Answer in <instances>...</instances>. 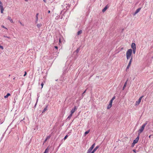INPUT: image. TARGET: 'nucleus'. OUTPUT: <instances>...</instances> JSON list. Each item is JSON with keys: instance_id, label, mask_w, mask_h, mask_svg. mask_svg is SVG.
Wrapping results in <instances>:
<instances>
[{"instance_id": "nucleus-33", "label": "nucleus", "mask_w": 153, "mask_h": 153, "mask_svg": "<svg viewBox=\"0 0 153 153\" xmlns=\"http://www.w3.org/2000/svg\"><path fill=\"white\" fill-rule=\"evenodd\" d=\"M112 102L113 100H111L110 101L109 104L112 105Z\"/></svg>"}, {"instance_id": "nucleus-6", "label": "nucleus", "mask_w": 153, "mask_h": 153, "mask_svg": "<svg viewBox=\"0 0 153 153\" xmlns=\"http://www.w3.org/2000/svg\"><path fill=\"white\" fill-rule=\"evenodd\" d=\"M144 129L141 127V128L138 130V135L140 136V134L142 132Z\"/></svg>"}, {"instance_id": "nucleus-30", "label": "nucleus", "mask_w": 153, "mask_h": 153, "mask_svg": "<svg viewBox=\"0 0 153 153\" xmlns=\"http://www.w3.org/2000/svg\"><path fill=\"white\" fill-rule=\"evenodd\" d=\"M132 50L133 51V53L135 54L136 52V49H132Z\"/></svg>"}, {"instance_id": "nucleus-23", "label": "nucleus", "mask_w": 153, "mask_h": 153, "mask_svg": "<svg viewBox=\"0 0 153 153\" xmlns=\"http://www.w3.org/2000/svg\"><path fill=\"white\" fill-rule=\"evenodd\" d=\"M37 26L38 28H39L42 26V25L40 23L38 24H37Z\"/></svg>"}, {"instance_id": "nucleus-40", "label": "nucleus", "mask_w": 153, "mask_h": 153, "mask_svg": "<svg viewBox=\"0 0 153 153\" xmlns=\"http://www.w3.org/2000/svg\"><path fill=\"white\" fill-rule=\"evenodd\" d=\"M86 91V90H85V91H84L83 93L82 94V96H83V94H84L85 93Z\"/></svg>"}, {"instance_id": "nucleus-17", "label": "nucleus", "mask_w": 153, "mask_h": 153, "mask_svg": "<svg viewBox=\"0 0 153 153\" xmlns=\"http://www.w3.org/2000/svg\"><path fill=\"white\" fill-rule=\"evenodd\" d=\"M82 33V31L81 30H80L78 31L77 33V35H79L81 34Z\"/></svg>"}, {"instance_id": "nucleus-5", "label": "nucleus", "mask_w": 153, "mask_h": 153, "mask_svg": "<svg viewBox=\"0 0 153 153\" xmlns=\"http://www.w3.org/2000/svg\"><path fill=\"white\" fill-rule=\"evenodd\" d=\"M109 5L108 4H107L105 7L102 9V12L104 13V12L106 10L109 8Z\"/></svg>"}, {"instance_id": "nucleus-27", "label": "nucleus", "mask_w": 153, "mask_h": 153, "mask_svg": "<svg viewBox=\"0 0 153 153\" xmlns=\"http://www.w3.org/2000/svg\"><path fill=\"white\" fill-rule=\"evenodd\" d=\"M48 148L46 149L45 150L44 152V153H47L48 152Z\"/></svg>"}, {"instance_id": "nucleus-25", "label": "nucleus", "mask_w": 153, "mask_h": 153, "mask_svg": "<svg viewBox=\"0 0 153 153\" xmlns=\"http://www.w3.org/2000/svg\"><path fill=\"white\" fill-rule=\"evenodd\" d=\"M4 8H3V7L2 8L0 9V10H1V13H3V11H4Z\"/></svg>"}, {"instance_id": "nucleus-21", "label": "nucleus", "mask_w": 153, "mask_h": 153, "mask_svg": "<svg viewBox=\"0 0 153 153\" xmlns=\"http://www.w3.org/2000/svg\"><path fill=\"white\" fill-rule=\"evenodd\" d=\"M3 7V4L1 1H0V9L2 8Z\"/></svg>"}, {"instance_id": "nucleus-35", "label": "nucleus", "mask_w": 153, "mask_h": 153, "mask_svg": "<svg viewBox=\"0 0 153 153\" xmlns=\"http://www.w3.org/2000/svg\"><path fill=\"white\" fill-rule=\"evenodd\" d=\"M3 36L4 37H5V38H9V39L10 38V37H9L7 36Z\"/></svg>"}, {"instance_id": "nucleus-31", "label": "nucleus", "mask_w": 153, "mask_h": 153, "mask_svg": "<svg viewBox=\"0 0 153 153\" xmlns=\"http://www.w3.org/2000/svg\"><path fill=\"white\" fill-rule=\"evenodd\" d=\"M59 17V16H57L55 18V19L56 20H58Z\"/></svg>"}, {"instance_id": "nucleus-43", "label": "nucleus", "mask_w": 153, "mask_h": 153, "mask_svg": "<svg viewBox=\"0 0 153 153\" xmlns=\"http://www.w3.org/2000/svg\"><path fill=\"white\" fill-rule=\"evenodd\" d=\"M54 48H55L56 49V50H57V49H58V47L57 46H55L54 47Z\"/></svg>"}, {"instance_id": "nucleus-47", "label": "nucleus", "mask_w": 153, "mask_h": 153, "mask_svg": "<svg viewBox=\"0 0 153 153\" xmlns=\"http://www.w3.org/2000/svg\"><path fill=\"white\" fill-rule=\"evenodd\" d=\"M25 119V118H24L23 119V120H21V121H22V120H24Z\"/></svg>"}, {"instance_id": "nucleus-38", "label": "nucleus", "mask_w": 153, "mask_h": 153, "mask_svg": "<svg viewBox=\"0 0 153 153\" xmlns=\"http://www.w3.org/2000/svg\"><path fill=\"white\" fill-rule=\"evenodd\" d=\"M38 15H39V13H37L36 14V18H38Z\"/></svg>"}, {"instance_id": "nucleus-45", "label": "nucleus", "mask_w": 153, "mask_h": 153, "mask_svg": "<svg viewBox=\"0 0 153 153\" xmlns=\"http://www.w3.org/2000/svg\"><path fill=\"white\" fill-rule=\"evenodd\" d=\"M59 43H61V40H60V39H59Z\"/></svg>"}, {"instance_id": "nucleus-3", "label": "nucleus", "mask_w": 153, "mask_h": 153, "mask_svg": "<svg viewBox=\"0 0 153 153\" xmlns=\"http://www.w3.org/2000/svg\"><path fill=\"white\" fill-rule=\"evenodd\" d=\"M143 96H142L139 98L138 100L137 101H136L135 103V105L137 106L139 105V104H140V102H141V100L142 99V98L143 97Z\"/></svg>"}, {"instance_id": "nucleus-42", "label": "nucleus", "mask_w": 153, "mask_h": 153, "mask_svg": "<svg viewBox=\"0 0 153 153\" xmlns=\"http://www.w3.org/2000/svg\"><path fill=\"white\" fill-rule=\"evenodd\" d=\"M27 74L26 72V71H25V74L24 75V76H26V74Z\"/></svg>"}, {"instance_id": "nucleus-15", "label": "nucleus", "mask_w": 153, "mask_h": 153, "mask_svg": "<svg viewBox=\"0 0 153 153\" xmlns=\"http://www.w3.org/2000/svg\"><path fill=\"white\" fill-rule=\"evenodd\" d=\"M147 121H146L145 123H144L142 125L141 127L143 128L144 129V128L145 126H146V125H147Z\"/></svg>"}, {"instance_id": "nucleus-8", "label": "nucleus", "mask_w": 153, "mask_h": 153, "mask_svg": "<svg viewBox=\"0 0 153 153\" xmlns=\"http://www.w3.org/2000/svg\"><path fill=\"white\" fill-rule=\"evenodd\" d=\"M141 10L140 8H139L136 10L135 12L133 13V15L135 16L136 14L138 13Z\"/></svg>"}, {"instance_id": "nucleus-19", "label": "nucleus", "mask_w": 153, "mask_h": 153, "mask_svg": "<svg viewBox=\"0 0 153 153\" xmlns=\"http://www.w3.org/2000/svg\"><path fill=\"white\" fill-rule=\"evenodd\" d=\"M90 131V130H89L87 131H85L84 133V136H85L87 134H88L89 132Z\"/></svg>"}, {"instance_id": "nucleus-18", "label": "nucleus", "mask_w": 153, "mask_h": 153, "mask_svg": "<svg viewBox=\"0 0 153 153\" xmlns=\"http://www.w3.org/2000/svg\"><path fill=\"white\" fill-rule=\"evenodd\" d=\"M112 105L109 104L107 107V109H110L112 106Z\"/></svg>"}, {"instance_id": "nucleus-20", "label": "nucleus", "mask_w": 153, "mask_h": 153, "mask_svg": "<svg viewBox=\"0 0 153 153\" xmlns=\"http://www.w3.org/2000/svg\"><path fill=\"white\" fill-rule=\"evenodd\" d=\"M10 94L9 93H8L6 95L4 96V98H7L9 96H10Z\"/></svg>"}, {"instance_id": "nucleus-26", "label": "nucleus", "mask_w": 153, "mask_h": 153, "mask_svg": "<svg viewBox=\"0 0 153 153\" xmlns=\"http://www.w3.org/2000/svg\"><path fill=\"white\" fill-rule=\"evenodd\" d=\"M68 135H66L64 137V140H66L67 138L68 137Z\"/></svg>"}, {"instance_id": "nucleus-16", "label": "nucleus", "mask_w": 153, "mask_h": 153, "mask_svg": "<svg viewBox=\"0 0 153 153\" xmlns=\"http://www.w3.org/2000/svg\"><path fill=\"white\" fill-rule=\"evenodd\" d=\"M127 80L125 83H124V86L123 88V90H124L125 88V87H126V85L127 84Z\"/></svg>"}, {"instance_id": "nucleus-24", "label": "nucleus", "mask_w": 153, "mask_h": 153, "mask_svg": "<svg viewBox=\"0 0 153 153\" xmlns=\"http://www.w3.org/2000/svg\"><path fill=\"white\" fill-rule=\"evenodd\" d=\"M79 50H80L79 48H78L75 51V52H76V53H77L79 52Z\"/></svg>"}, {"instance_id": "nucleus-34", "label": "nucleus", "mask_w": 153, "mask_h": 153, "mask_svg": "<svg viewBox=\"0 0 153 153\" xmlns=\"http://www.w3.org/2000/svg\"><path fill=\"white\" fill-rule=\"evenodd\" d=\"M115 96H114L111 99V100H113L114 99H115Z\"/></svg>"}, {"instance_id": "nucleus-50", "label": "nucleus", "mask_w": 153, "mask_h": 153, "mask_svg": "<svg viewBox=\"0 0 153 153\" xmlns=\"http://www.w3.org/2000/svg\"><path fill=\"white\" fill-rule=\"evenodd\" d=\"M62 18H63V17H62V16L61 17V19H62Z\"/></svg>"}, {"instance_id": "nucleus-41", "label": "nucleus", "mask_w": 153, "mask_h": 153, "mask_svg": "<svg viewBox=\"0 0 153 153\" xmlns=\"http://www.w3.org/2000/svg\"><path fill=\"white\" fill-rule=\"evenodd\" d=\"M133 151L134 152H135L136 153V149H134L133 150Z\"/></svg>"}, {"instance_id": "nucleus-28", "label": "nucleus", "mask_w": 153, "mask_h": 153, "mask_svg": "<svg viewBox=\"0 0 153 153\" xmlns=\"http://www.w3.org/2000/svg\"><path fill=\"white\" fill-rule=\"evenodd\" d=\"M38 98L37 99L36 102V103H35V105H34V107H36V105H37V102H38Z\"/></svg>"}, {"instance_id": "nucleus-11", "label": "nucleus", "mask_w": 153, "mask_h": 153, "mask_svg": "<svg viewBox=\"0 0 153 153\" xmlns=\"http://www.w3.org/2000/svg\"><path fill=\"white\" fill-rule=\"evenodd\" d=\"M93 149V148L91 147L88 150L87 152V153H90L92 151V149Z\"/></svg>"}, {"instance_id": "nucleus-10", "label": "nucleus", "mask_w": 153, "mask_h": 153, "mask_svg": "<svg viewBox=\"0 0 153 153\" xmlns=\"http://www.w3.org/2000/svg\"><path fill=\"white\" fill-rule=\"evenodd\" d=\"M99 146H97L93 150V151H91V152L90 153H94L95 152L97 149L99 148Z\"/></svg>"}, {"instance_id": "nucleus-4", "label": "nucleus", "mask_w": 153, "mask_h": 153, "mask_svg": "<svg viewBox=\"0 0 153 153\" xmlns=\"http://www.w3.org/2000/svg\"><path fill=\"white\" fill-rule=\"evenodd\" d=\"M77 108L76 106H75L72 110L71 111L70 113L71 114H73L75 112V111L77 110Z\"/></svg>"}, {"instance_id": "nucleus-13", "label": "nucleus", "mask_w": 153, "mask_h": 153, "mask_svg": "<svg viewBox=\"0 0 153 153\" xmlns=\"http://www.w3.org/2000/svg\"><path fill=\"white\" fill-rule=\"evenodd\" d=\"M50 137H51V136L50 135H49V136H47L46 137V139L44 140V143H45L47 140H49V139H50Z\"/></svg>"}, {"instance_id": "nucleus-44", "label": "nucleus", "mask_w": 153, "mask_h": 153, "mask_svg": "<svg viewBox=\"0 0 153 153\" xmlns=\"http://www.w3.org/2000/svg\"><path fill=\"white\" fill-rule=\"evenodd\" d=\"M38 18H36V22L38 20Z\"/></svg>"}, {"instance_id": "nucleus-14", "label": "nucleus", "mask_w": 153, "mask_h": 153, "mask_svg": "<svg viewBox=\"0 0 153 153\" xmlns=\"http://www.w3.org/2000/svg\"><path fill=\"white\" fill-rule=\"evenodd\" d=\"M72 114L70 113V115L68 116V118L67 119V120H70L72 116Z\"/></svg>"}, {"instance_id": "nucleus-39", "label": "nucleus", "mask_w": 153, "mask_h": 153, "mask_svg": "<svg viewBox=\"0 0 153 153\" xmlns=\"http://www.w3.org/2000/svg\"><path fill=\"white\" fill-rule=\"evenodd\" d=\"M1 27L4 28H5V29H7V28H6L3 25H2L1 26Z\"/></svg>"}, {"instance_id": "nucleus-32", "label": "nucleus", "mask_w": 153, "mask_h": 153, "mask_svg": "<svg viewBox=\"0 0 153 153\" xmlns=\"http://www.w3.org/2000/svg\"><path fill=\"white\" fill-rule=\"evenodd\" d=\"M95 143H94V144H93L91 146V147H92V148H94V146H95Z\"/></svg>"}, {"instance_id": "nucleus-12", "label": "nucleus", "mask_w": 153, "mask_h": 153, "mask_svg": "<svg viewBox=\"0 0 153 153\" xmlns=\"http://www.w3.org/2000/svg\"><path fill=\"white\" fill-rule=\"evenodd\" d=\"M7 19L9 20V21L12 23H13V20L11 19V18L10 16H8L7 18Z\"/></svg>"}, {"instance_id": "nucleus-36", "label": "nucleus", "mask_w": 153, "mask_h": 153, "mask_svg": "<svg viewBox=\"0 0 153 153\" xmlns=\"http://www.w3.org/2000/svg\"><path fill=\"white\" fill-rule=\"evenodd\" d=\"M19 22L20 23V24L22 26H24V25L20 21H19Z\"/></svg>"}, {"instance_id": "nucleus-9", "label": "nucleus", "mask_w": 153, "mask_h": 153, "mask_svg": "<svg viewBox=\"0 0 153 153\" xmlns=\"http://www.w3.org/2000/svg\"><path fill=\"white\" fill-rule=\"evenodd\" d=\"M131 48L132 49H136V44L134 43H132L131 45Z\"/></svg>"}, {"instance_id": "nucleus-22", "label": "nucleus", "mask_w": 153, "mask_h": 153, "mask_svg": "<svg viewBox=\"0 0 153 153\" xmlns=\"http://www.w3.org/2000/svg\"><path fill=\"white\" fill-rule=\"evenodd\" d=\"M47 107H48V106H46V107L44 109L42 112V113H44V112H45V111H46L47 110Z\"/></svg>"}, {"instance_id": "nucleus-46", "label": "nucleus", "mask_w": 153, "mask_h": 153, "mask_svg": "<svg viewBox=\"0 0 153 153\" xmlns=\"http://www.w3.org/2000/svg\"><path fill=\"white\" fill-rule=\"evenodd\" d=\"M48 13H50V11L49 10L48 11Z\"/></svg>"}, {"instance_id": "nucleus-29", "label": "nucleus", "mask_w": 153, "mask_h": 153, "mask_svg": "<svg viewBox=\"0 0 153 153\" xmlns=\"http://www.w3.org/2000/svg\"><path fill=\"white\" fill-rule=\"evenodd\" d=\"M135 144H136V143L133 142V143H132V144H131V146L132 147H134V146Z\"/></svg>"}, {"instance_id": "nucleus-37", "label": "nucleus", "mask_w": 153, "mask_h": 153, "mask_svg": "<svg viewBox=\"0 0 153 153\" xmlns=\"http://www.w3.org/2000/svg\"><path fill=\"white\" fill-rule=\"evenodd\" d=\"M44 85V84L43 82H42V83L41 84V85L42 86V88H42L43 87V86Z\"/></svg>"}, {"instance_id": "nucleus-48", "label": "nucleus", "mask_w": 153, "mask_h": 153, "mask_svg": "<svg viewBox=\"0 0 153 153\" xmlns=\"http://www.w3.org/2000/svg\"><path fill=\"white\" fill-rule=\"evenodd\" d=\"M44 2H46V0H43Z\"/></svg>"}, {"instance_id": "nucleus-2", "label": "nucleus", "mask_w": 153, "mask_h": 153, "mask_svg": "<svg viewBox=\"0 0 153 153\" xmlns=\"http://www.w3.org/2000/svg\"><path fill=\"white\" fill-rule=\"evenodd\" d=\"M132 59H133V57H132V56L131 57V59L130 60V61L129 62L126 68V71H127V69H128L130 67V66L131 64V62L132 61Z\"/></svg>"}, {"instance_id": "nucleus-49", "label": "nucleus", "mask_w": 153, "mask_h": 153, "mask_svg": "<svg viewBox=\"0 0 153 153\" xmlns=\"http://www.w3.org/2000/svg\"><path fill=\"white\" fill-rule=\"evenodd\" d=\"M25 1H27L28 0H25Z\"/></svg>"}, {"instance_id": "nucleus-7", "label": "nucleus", "mask_w": 153, "mask_h": 153, "mask_svg": "<svg viewBox=\"0 0 153 153\" xmlns=\"http://www.w3.org/2000/svg\"><path fill=\"white\" fill-rule=\"evenodd\" d=\"M139 135H138V136L134 140L133 142L135 143H137L138 142L139 139Z\"/></svg>"}, {"instance_id": "nucleus-1", "label": "nucleus", "mask_w": 153, "mask_h": 153, "mask_svg": "<svg viewBox=\"0 0 153 153\" xmlns=\"http://www.w3.org/2000/svg\"><path fill=\"white\" fill-rule=\"evenodd\" d=\"M132 52V49H128L126 53V58L127 60L129 59L131 56Z\"/></svg>"}]
</instances>
